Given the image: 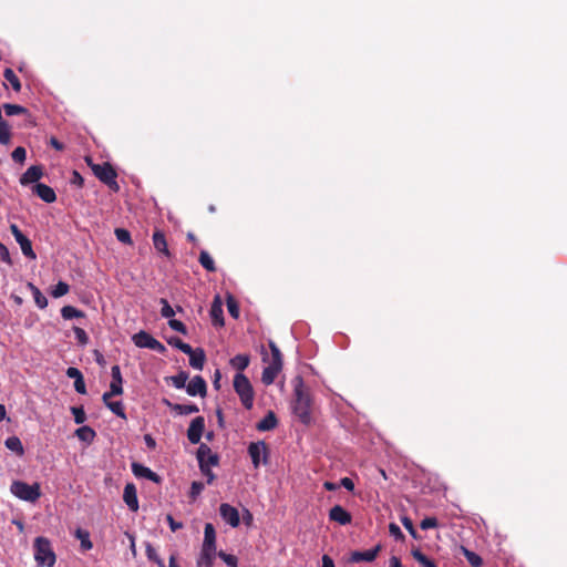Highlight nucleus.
Returning a JSON list of instances; mask_svg holds the SVG:
<instances>
[{
    "mask_svg": "<svg viewBox=\"0 0 567 567\" xmlns=\"http://www.w3.org/2000/svg\"><path fill=\"white\" fill-rule=\"evenodd\" d=\"M293 393L292 411L303 424H309L311 421V398L301 379H297Z\"/></svg>",
    "mask_w": 567,
    "mask_h": 567,
    "instance_id": "f257e3e1",
    "label": "nucleus"
},
{
    "mask_svg": "<svg viewBox=\"0 0 567 567\" xmlns=\"http://www.w3.org/2000/svg\"><path fill=\"white\" fill-rule=\"evenodd\" d=\"M85 161L94 175L111 190L115 193L120 190V185L116 182L117 173L110 163L105 162L103 164H94L90 157H86Z\"/></svg>",
    "mask_w": 567,
    "mask_h": 567,
    "instance_id": "f03ea898",
    "label": "nucleus"
},
{
    "mask_svg": "<svg viewBox=\"0 0 567 567\" xmlns=\"http://www.w3.org/2000/svg\"><path fill=\"white\" fill-rule=\"evenodd\" d=\"M34 559L38 566H54L56 556L47 537L39 536L34 539Z\"/></svg>",
    "mask_w": 567,
    "mask_h": 567,
    "instance_id": "7ed1b4c3",
    "label": "nucleus"
},
{
    "mask_svg": "<svg viewBox=\"0 0 567 567\" xmlns=\"http://www.w3.org/2000/svg\"><path fill=\"white\" fill-rule=\"evenodd\" d=\"M234 390L245 409L250 410L254 405L255 392L249 379L244 373H237L234 377Z\"/></svg>",
    "mask_w": 567,
    "mask_h": 567,
    "instance_id": "20e7f679",
    "label": "nucleus"
},
{
    "mask_svg": "<svg viewBox=\"0 0 567 567\" xmlns=\"http://www.w3.org/2000/svg\"><path fill=\"white\" fill-rule=\"evenodd\" d=\"M10 492L18 498L34 503L41 496V488L39 483L28 484L23 481H13L10 486Z\"/></svg>",
    "mask_w": 567,
    "mask_h": 567,
    "instance_id": "39448f33",
    "label": "nucleus"
},
{
    "mask_svg": "<svg viewBox=\"0 0 567 567\" xmlns=\"http://www.w3.org/2000/svg\"><path fill=\"white\" fill-rule=\"evenodd\" d=\"M10 230L17 243L20 245L22 254L29 259H35L37 255L32 248L31 240L20 230L16 224L10 225Z\"/></svg>",
    "mask_w": 567,
    "mask_h": 567,
    "instance_id": "423d86ee",
    "label": "nucleus"
},
{
    "mask_svg": "<svg viewBox=\"0 0 567 567\" xmlns=\"http://www.w3.org/2000/svg\"><path fill=\"white\" fill-rule=\"evenodd\" d=\"M248 454L251 458L252 465L255 468H258L261 461L260 456H264L262 463L267 464L268 462V446L264 441L252 442L248 446Z\"/></svg>",
    "mask_w": 567,
    "mask_h": 567,
    "instance_id": "0eeeda50",
    "label": "nucleus"
},
{
    "mask_svg": "<svg viewBox=\"0 0 567 567\" xmlns=\"http://www.w3.org/2000/svg\"><path fill=\"white\" fill-rule=\"evenodd\" d=\"M206 454H210V447L202 443L197 449L196 456L200 472L207 477V484H212L215 480V474L210 470L212 465L206 464Z\"/></svg>",
    "mask_w": 567,
    "mask_h": 567,
    "instance_id": "6e6552de",
    "label": "nucleus"
},
{
    "mask_svg": "<svg viewBox=\"0 0 567 567\" xmlns=\"http://www.w3.org/2000/svg\"><path fill=\"white\" fill-rule=\"evenodd\" d=\"M205 430V419L196 416L192 420L187 430V439L192 444H198Z\"/></svg>",
    "mask_w": 567,
    "mask_h": 567,
    "instance_id": "1a4fd4ad",
    "label": "nucleus"
},
{
    "mask_svg": "<svg viewBox=\"0 0 567 567\" xmlns=\"http://www.w3.org/2000/svg\"><path fill=\"white\" fill-rule=\"evenodd\" d=\"M219 514L221 518L229 524L231 527H237L240 524V517L237 508L234 506L223 503L219 506Z\"/></svg>",
    "mask_w": 567,
    "mask_h": 567,
    "instance_id": "9d476101",
    "label": "nucleus"
},
{
    "mask_svg": "<svg viewBox=\"0 0 567 567\" xmlns=\"http://www.w3.org/2000/svg\"><path fill=\"white\" fill-rule=\"evenodd\" d=\"M186 392L192 396H205L207 393V384L204 378L200 375L194 377L186 385Z\"/></svg>",
    "mask_w": 567,
    "mask_h": 567,
    "instance_id": "9b49d317",
    "label": "nucleus"
},
{
    "mask_svg": "<svg viewBox=\"0 0 567 567\" xmlns=\"http://www.w3.org/2000/svg\"><path fill=\"white\" fill-rule=\"evenodd\" d=\"M210 318L214 326L223 327L224 321V310H223V302L219 295L215 296L212 307H210Z\"/></svg>",
    "mask_w": 567,
    "mask_h": 567,
    "instance_id": "f8f14e48",
    "label": "nucleus"
},
{
    "mask_svg": "<svg viewBox=\"0 0 567 567\" xmlns=\"http://www.w3.org/2000/svg\"><path fill=\"white\" fill-rule=\"evenodd\" d=\"M43 176V167L41 165L30 166L20 177L22 186L37 183Z\"/></svg>",
    "mask_w": 567,
    "mask_h": 567,
    "instance_id": "ddd939ff",
    "label": "nucleus"
},
{
    "mask_svg": "<svg viewBox=\"0 0 567 567\" xmlns=\"http://www.w3.org/2000/svg\"><path fill=\"white\" fill-rule=\"evenodd\" d=\"M132 472L135 476L147 478L156 484H159L162 482V477L158 474H156L151 468L140 463L132 464Z\"/></svg>",
    "mask_w": 567,
    "mask_h": 567,
    "instance_id": "4468645a",
    "label": "nucleus"
},
{
    "mask_svg": "<svg viewBox=\"0 0 567 567\" xmlns=\"http://www.w3.org/2000/svg\"><path fill=\"white\" fill-rule=\"evenodd\" d=\"M329 518L340 525H348L352 520V516L341 505H334L329 512Z\"/></svg>",
    "mask_w": 567,
    "mask_h": 567,
    "instance_id": "2eb2a0df",
    "label": "nucleus"
},
{
    "mask_svg": "<svg viewBox=\"0 0 567 567\" xmlns=\"http://www.w3.org/2000/svg\"><path fill=\"white\" fill-rule=\"evenodd\" d=\"M123 499L132 512H136L138 509L137 493L134 484L128 483L125 485Z\"/></svg>",
    "mask_w": 567,
    "mask_h": 567,
    "instance_id": "dca6fc26",
    "label": "nucleus"
},
{
    "mask_svg": "<svg viewBox=\"0 0 567 567\" xmlns=\"http://www.w3.org/2000/svg\"><path fill=\"white\" fill-rule=\"evenodd\" d=\"M33 193L37 194L43 202L51 204L56 200L55 192L52 187L38 183L32 188Z\"/></svg>",
    "mask_w": 567,
    "mask_h": 567,
    "instance_id": "f3484780",
    "label": "nucleus"
},
{
    "mask_svg": "<svg viewBox=\"0 0 567 567\" xmlns=\"http://www.w3.org/2000/svg\"><path fill=\"white\" fill-rule=\"evenodd\" d=\"M381 550V546L377 545L374 548L364 551H353L350 557L351 563H360V561H373L379 551Z\"/></svg>",
    "mask_w": 567,
    "mask_h": 567,
    "instance_id": "a211bd4d",
    "label": "nucleus"
},
{
    "mask_svg": "<svg viewBox=\"0 0 567 567\" xmlns=\"http://www.w3.org/2000/svg\"><path fill=\"white\" fill-rule=\"evenodd\" d=\"M112 381L110 384L111 394L123 393V378L118 365H113L111 369Z\"/></svg>",
    "mask_w": 567,
    "mask_h": 567,
    "instance_id": "6ab92c4d",
    "label": "nucleus"
},
{
    "mask_svg": "<svg viewBox=\"0 0 567 567\" xmlns=\"http://www.w3.org/2000/svg\"><path fill=\"white\" fill-rule=\"evenodd\" d=\"M217 554L216 548L202 547L197 559V567H213L214 559Z\"/></svg>",
    "mask_w": 567,
    "mask_h": 567,
    "instance_id": "aec40b11",
    "label": "nucleus"
},
{
    "mask_svg": "<svg viewBox=\"0 0 567 567\" xmlns=\"http://www.w3.org/2000/svg\"><path fill=\"white\" fill-rule=\"evenodd\" d=\"M153 245L154 248L165 255L166 257H171V251L168 249V245L166 241V237L162 230H155L153 234Z\"/></svg>",
    "mask_w": 567,
    "mask_h": 567,
    "instance_id": "412c9836",
    "label": "nucleus"
},
{
    "mask_svg": "<svg viewBox=\"0 0 567 567\" xmlns=\"http://www.w3.org/2000/svg\"><path fill=\"white\" fill-rule=\"evenodd\" d=\"M164 404H166L172 411H175L176 413L181 415H188L198 412V406L196 404H179V403H172L167 399L163 400Z\"/></svg>",
    "mask_w": 567,
    "mask_h": 567,
    "instance_id": "4be33fe9",
    "label": "nucleus"
},
{
    "mask_svg": "<svg viewBox=\"0 0 567 567\" xmlns=\"http://www.w3.org/2000/svg\"><path fill=\"white\" fill-rule=\"evenodd\" d=\"M189 355V364L192 368L196 370H203L204 363L206 360L205 351L202 348L193 349L190 353H186Z\"/></svg>",
    "mask_w": 567,
    "mask_h": 567,
    "instance_id": "5701e85b",
    "label": "nucleus"
},
{
    "mask_svg": "<svg viewBox=\"0 0 567 567\" xmlns=\"http://www.w3.org/2000/svg\"><path fill=\"white\" fill-rule=\"evenodd\" d=\"M278 425V420L272 411L268 413L257 423L256 429L261 432L271 431Z\"/></svg>",
    "mask_w": 567,
    "mask_h": 567,
    "instance_id": "b1692460",
    "label": "nucleus"
},
{
    "mask_svg": "<svg viewBox=\"0 0 567 567\" xmlns=\"http://www.w3.org/2000/svg\"><path fill=\"white\" fill-rule=\"evenodd\" d=\"M134 344L138 348L152 349L154 341L156 340L152 334L146 331H140L132 338Z\"/></svg>",
    "mask_w": 567,
    "mask_h": 567,
    "instance_id": "393cba45",
    "label": "nucleus"
},
{
    "mask_svg": "<svg viewBox=\"0 0 567 567\" xmlns=\"http://www.w3.org/2000/svg\"><path fill=\"white\" fill-rule=\"evenodd\" d=\"M202 547L216 548V532L213 524L207 523L204 527V542Z\"/></svg>",
    "mask_w": 567,
    "mask_h": 567,
    "instance_id": "a878e982",
    "label": "nucleus"
},
{
    "mask_svg": "<svg viewBox=\"0 0 567 567\" xmlns=\"http://www.w3.org/2000/svg\"><path fill=\"white\" fill-rule=\"evenodd\" d=\"M75 435L80 441L90 444L94 441L96 433L92 427L83 425L75 430Z\"/></svg>",
    "mask_w": 567,
    "mask_h": 567,
    "instance_id": "bb28decb",
    "label": "nucleus"
},
{
    "mask_svg": "<svg viewBox=\"0 0 567 567\" xmlns=\"http://www.w3.org/2000/svg\"><path fill=\"white\" fill-rule=\"evenodd\" d=\"M249 362L250 358L248 354H237L230 359L229 364L237 370L238 373H241L249 365Z\"/></svg>",
    "mask_w": 567,
    "mask_h": 567,
    "instance_id": "cd10ccee",
    "label": "nucleus"
},
{
    "mask_svg": "<svg viewBox=\"0 0 567 567\" xmlns=\"http://www.w3.org/2000/svg\"><path fill=\"white\" fill-rule=\"evenodd\" d=\"M280 371H281L280 368L268 364L266 368H264V371L261 374L262 383L265 385L272 384Z\"/></svg>",
    "mask_w": 567,
    "mask_h": 567,
    "instance_id": "c85d7f7f",
    "label": "nucleus"
},
{
    "mask_svg": "<svg viewBox=\"0 0 567 567\" xmlns=\"http://www.w3.org/2000/svg\"><path fill=\"white\" fill-rule=\"evenodd\" d=\"M28 288L33 295L34 302L40 309H44L48 306L47 297L40 291V289L32 282L28 284Z\"/></svg>",
    "mask_w": 567,
    "mask_h": 567,
    "instance_id": "c756f323",
    "label": "nucleus"
},
{
    "mask_svg": "<svg viewBox=\"0 0 567 567\" xmlns=\"http://www.w3.org/2000/svg\"><path fill=\"white\" fill-rule=\"evenodd\" d=\"M268 344L271 352L269 364L282 369V354L279 348L272 340H270Z\"/></svg>",
    "mask_w": 567,
    "mask_h": 567,
    "instance_id": "7c9ffc66",
    "label": "nucleus"
},
{
    "mask_svg": "<svg viewBox=\"0 0 567 567\" xmlns=\"http://www.w3.org/2000/svg\"><path fill=\"white\" fill-rule=\"evenodd\" d=\"M4 445L8 450L16 452L18 455H23L24 449L18 436H10L6 440Z\"/></svg>",
    "mask_w": 567,
    "mask_h": 567,
    "instance_id": "2f4dec72",
    "label": "nucleus"
},
{
    "mask_svg": "<svg viewBox=\"0 0 567 567\" xmlns=\"http://www.w3.org/2000/svg\"><path fill=\"white\" fill-rule=\"evenodd\" d=\"M199 264L209 272L216 271L215 261L212 256L206 251L202 250L198 258Z\"/></svg>",
    "mask_w": 567,
    "mask_h": 567,
    "instance_id": "473e14b6",
    "label": "nucleus"
},
{
    "mask_svg": "<svg viewBox=\"0 0 567 567\" xmlns=\"http://www.w3.org/2000/svg\"><path fill=\"white\" fill-rule=\"evenodd\" d=\"M75 537L80 539L81 542V548L86 551L90 550L93 547V544L90 539V534L87 530H84L82 528H78L75 530Z\"/></svg>",
    "mask_w": 567,
    "mask_h": 567,
    "instance_id": "72a5a7b5",
    "label": "nucleus"
},
{
    "mask_svg": "<svg viewBox=\"0 0 567 567\" xmlns=\"http://www.w3.org/2000/svg\"><path fill=\"white\" fill-rule=\"evenodd\" d=\"M61 316L65 320H71L74 318H84L85 315L83 311L79 310L78 308H75L73 306H64L61 309Z\"/></svg>",
    "mask_w": 567,
    "mask_h": 567,
    "instance_id": "f704fd0d",
    "label": "nucleus"
},
{
    "mask_svg": "<svg viewBox=\"0 0 567 567\" xmlns=\"http://www.w3.org/2000/svg\"><path fill=\"white\" fill-rule=\"evenodd\" d=\"M3 78L10 83V85L12 86V89L16 92L21 91V82L12 69H10V68L6 69L3 71Z\"/></svg>",
    "mask_w": 567,
    "mask_h": 567,
    "instance_id": "c9c22d12",
    "label": "nucleus"
},
{
    "mask_svg": "<svg viewBox=\"0 0 567 567\" xmlns=\"http://www.w3.org/2000/svg\"><path fill=\"white\" fill-rule=\"evenodd\" d=\"M189 375L186 371H181L176 375H172L167 378L168 381L176 388V389H183L186 386V382L188 380Z\"/></svg>",
    "mask_w": 567,
    "mask_h": 567,
    "instance_id": "e433bc0d",
    "label": "nucleus"
},
{
    "mask_svg": "<svg viewBox=\"0 0 567 567\" xmlns=\"http://www.w3.org/2000/svg\"><path fill=\"white\" fill-rule=\"evenodd\" d=\"M226 303H227V309H228L229 315L234 319H237L239 317L240 310H239V305H238L237 300L235 299V297L233 295H227Z\"/></svg>",
    "mask_w": 567,
    "mask_h": 567,
    "instance_id": "4c0bfd02",
    "label": "nucleus"
},
{
    "mask_svg": "<svg viewBox=\"0 0 567 567\" xmlns=\"http://www.w3.org/2000/svg\"><path fill=\"white\" fill-rule=\"evenodd\" d=\"M3 110L8 116L28 114V110L18 104L6 103L3 104Z\"/></svg>",
    "mask_w": 567,
    "mask_h": 567,
    "instance_id": "58836bf2",
    "label": "nucleus"
},
{
    "mask_svg": "<svg viewBox=\"0 0 567 567\" xmlns=\"http://www.w3.org/2000/svg\"><path fill=\"white\" fill-rule=\"evenodd\" d=\"M168 344L181 350L184 353H190L192 347L188 343H185L178 337H172L167 340Z\"/></svg>",
    "mask_w": 567,
    "mask_h": 567,
    "instance_id": "ea45409f",
    "label": "nucleus"
},
{
    "mask_svg": "<svg viewBox=\"0 0 567 567\" xmlns=\"http://www.w3.org/2000/svg\"><path fill=\"white\" fill-rule=\"evenodd\" d=\"M413 558L422 564L424 567H437L436 564L429 559L420 549L412 550Z\"/></svg>",
    "mask_w": 567,
    "mask_h": 567,
    "instance_id": "a19ab883",
    "label": "nucleus"
},
{
    "mask_svg": "<svg viewBox=\"0 0 567 567\" xmlns=\"http://www.w3.org/2000/svg\"><path fill=\"white\" fill-rule=\"evenodd\" d=\"M463 553L472 567H481L483 565V559L476 553L467 548H463Z\"/></svg>",
    "mask_w": 567,
    "mask_h": 567,
    "instance_id": "79ce46f5",
    "label": "nucleus"
},
{
    "mask_svg": "<svg viewBox=\"0 0 567 567\" xmlns=\"http://www.w3.org/2000/svg\"><path fill=\"white\" fill-rule=\"evenodd\" d=\"M70 290V286L64 281H59L51 291L53 298H60L66 295Z\"/></svg>",
    "mask_w": 567,
    "mask_h": 567,
    "instance_id": "37998d69",
    "label": "nucleus"
},
{
    "mask_svg": "<svg viewBox=\"0 0 567 567\" xmlns=\"http://www.w3.org/2000/svg\"><path fill=\"white\" fill-rule=\"evenodd\" d=\"M107 408L118 417L126 420L125 409L121 401H113L112 403H107Z\"/></svg>",
    "mask_w": 567,
    "mask_h": 567,
    "instance_id": "c03bdc74",
    "label": "nucleus"
},
{
    "mask_svg": "<svg viewBox=\"0 0 567 567\" xmlns=\"http://www.w3.org/2000/svg\"><path fill=\"white\" fill-rule=\"evenodd\" d=\"M145 553L150 560L156 563L159 567H165L163 560L157 555L156 549L151 544L146 545Z\"/></svg>",
    "mask_w": 567,
    "mask_h": 567,
    "instance_id": "a18cd8bd",
    "label": "nucleus"
},
{
    "mask_svg": "<svg viewBox=\"0 0 567 567\" xmlns=\"http://www.w3.org/2000/svg\"><path fill=\"white\" fill-rule=\"evenodd\" d=\"M217 556L228 566L238 567V559L235 555L227 554L223 550L218 551Z\"/></svg>",
    "mask_w": 567,
    "mask_h": 567,
    "instance_id": "49530a36",
    "label": "nucleus"
},
{
    "mask_svg": "<svg viewBox=\"0 0 567 567\" xmlns=\"http://www.w3.org/2000/svg\"><path fill=\"white\" fill-rule=\"evenodd\" d=\"M114 234L116 236V239L120 243H123V244H126V245H131L132 244V238H131V234H130L128 230H126L124 228H116Z\"/></svg>",
    "mask_w": 567,
    "mask_h": 567,
    "instance_id": "de8ad7c7",
    "label": "nucleus"
},
{
    "mask_svg": "<svg viewBox=\"0 0 567 567\" xmlns=\"http://www.w3.org/2000/svg\"><path fill=\"white\" fill-rule=\"evenodd\" d=\"M71 412L74 415V422L76 424H83L86 420V414L83 406H72Z\"/></svg>",
    "mask_w": 567,
    "mask_h": 567,
    "instance_id": "09e8293b",
    "label": "nucleus"
},
{
    "mask_svg": "<svg viewBox=\"0 0 567 567\" xmlns=\"http://www.w3.org/2000/svg\"><path fill=\"white\" fill-rule=\"evenodd\" d=\"M204 488H205L204 483H202L199 481H194L190 485L189 497L192 499H196L200 495V493L203 492Z\"/></svg>",
    "mask_w": 567,
    "mask_h": 567,
    "instance_id": "8fccbe9b",
    "label": "nucleus"
},
{
    "mask_svg": "<svg viewBox=\"0 0 567 567\" xmlns=\"http://www.w3.org/2000/svg\"><path fill=\"white\" fill-rule=\"evenodd\" d=\"M161 303H162V309H161L162 317L172 319L175 315L174 309L171 307L168 301L164 298L161 299Z\"/></svg>",
    "mask_w": 567,
    "mask_h": 567,
    "instance_id": "3c124183",
    "label": "nucleus"
},
{
    "mask_svg": "<svg viewBox=\"0 0 567 567\" xmlns=\"http://www.w3.org/2000/svg\"><path fill=\"white\" fill-rule=\"evenodd\" d=\"M12 159L17 163L23 164L27 158V151L22 146H18L11 154Z\"/></svg>",
    "mask_w": 567,
    "mask_h": 567,
    "instance_id": "603ef678",
    "label": "nucleus"
},
{
    "mask_svg": "<svg viewBox=\"0 0 567 567\" xmlns=\"http://www.w3.org/2000/svg\"><path fill=\"white\" fill-rule=\"evenodd\" d=\"M401 523L413 538H415V539L419 538L417 532L414 528V525H413V522L411 518L404 516L401 518Z\"/></svg>",
    "mask_w": 567,
    "mask_h": 567,
    "instance_id": "864d4df0",
    "label": "nucleus"
},
{
    "mask_svg": "<svg viewBox=\"0 0 567 567\" xmlns=\"http://www.w3.org/2000/svg\"><path fill=\"white\" fill-rule=\"evenodd\" d=\"M168 326H169L173 330H175V331H177V332H179V333H182V334H184V336H186V334H187V328H186V326H185L182 321H179V320H177V319H173V318H172V319H169V320H168Z\"/></svg>",
    "mask_w": 567,
    "mask_h": 567,
    "instance_id": "5fc2aeb1",
    "label": "nucleus"
},
{
    "mask_svg": "<svg viewBox=\"0 0 567 567\" xmlns=\"http://www.w3.org/2000/svg\"><path fill=\"white\" fill-rule=\"evenodd\" d=\"M73 331L75 333V338L78 340V342L81 344V346H85L89 342V336L87 333L85 332L84 329L80 328V327H74L73 328Z\"/></svg>",
    "mask_w": 567,
    "mask_h": 567,
    "instance_id": "6e6d98bb",
    "label": "nucleus"
},
{
    "mask_svg": "<svg viewBox=\"0 0 567 567\" xmlns=\"http://www.w3.org/2000/svg\"><path fill=\"white\" fill-rule=\"evenodd\" d=\"M437 525H439V522L435 517H425L424 519H422L420 527L422 529H430V528L437 527Z\"/></svg>",
    "mask_w": 567,
    "mask_h": 567,
    "instance_id": "4d7b16f0",
    "label": "nucleus"
},
{
    "mask_svg": "<svg viewBox=\"0 0 567 567\" xmlns=\"http://www.w3.org/2000/svg\"><path fill=\"white\" fill-rule=\"evenodd\" d=\"M0 259H1V261L8 264L9 266L12 265V259L10 257V252H9L8 248L2 243H0Z\"/></svg>",
    "mask_w": 567,
    "mask_h": 567,
    "instance_id": "13d9d810",
    "label": "nucleus"
},
{
    "mask_svg": "<svg viewBox=\"0 0 567 567\" xmlns=\"http://www.w3.org/2000/svg\"><path fill=\"white\" fill-rule=\"evenodd\" d=\"M389 532L390 534L395 538V539H399V540H402L404 539V535L402 533V530L400 529V527L394 524V523H391L389 525Z\"/></svg>",
    "mask_w": 567,
    "mask_h": 567,
    "instance_id": "bf43d9fd",
    "label": "nucleus"
},
{
    "mask_svg": "<svg viewBox=\"0 0 567 567\" xmlns=\"http://www.w3.org/2000/svg\"><path fill=\"white\" fill-rule=\"evenodd\" d=\"M166 520H167L172 532H176V530L183 528V523L176 522L171 514H168L166 516Z\"/></svg>",
    "mask_w": 567,
    "mask_h": 567,
    "instance_id": "052dcab7",
    "label": "nucleus"
},
{
    "mask_svg": "<svg viewBox=\"0 0 567 567\" xmlns=\"http://www.w3.org/2000/svg\"><path fill=\"white\" fill-rule=\"evenodd\" d=\"M74 389L80 394H85L86 393V386H85V382H84V378L83 377H81L80 379H76L74 381Z\"/></svg>",
    "mask_w": 567,
    "mask_h": 567,
    "instance_id": "680f3d73",
    "label": "nucleus"
},
{
    "mask_svg": "<svg viewBox=\"0 0 567 567\" xmlns=\"http://www.w3.org/2000/svg\"><path fill=\"white\" fill-rule=\"evenodd\" d=\"M66 375L70 378V379H74V381L76 379H80L81 377H83V374L81 373V371L78 369V368H73V367H70L66 369Z\"/></svg>",
    "mask_w": 567,
    "mask_h": 567,
    "instance_id": "e2e57ef3",
    "label": "nucleus"
},
{
    "mask_svg": "<svg viewBox=\"0 0 567 567\" xmlns=\"http://www.w3.org/2000/svg\"><path fill=\"white\" fill-rule=\"evenodd\" d=\"M219 463V456L210 451V454H206V464L217 466Z\"/></svg>",
    "mask_w": 567,
    "mask_h": 567,
    "instance_id": "0e129e2a",
    "label": "nucleus"
},
{
    "mask_svg": "<svg viewBox=\"0 0 567 567\" xmlns=\"http://www.w3.org/2000/svg\"><path fill=\"white\" fill-rule=\"evenodd\" d=\"M340 485H341L342 487H344L346 489L350 491V492H352V491L354 489V483H353V481H352L351 478H349V477H342V478L340 480Z\"/></svg>",
    "mask_w": 567,
    "mask_h": 567,
    "instance_id": "69168bd1",
    "label": "nucleus"
},
{
    "mask_svg": "<svg viewBox=\"0 0 567 567\" xmlns=\"http://www.w3.org/2000/svg\"><path fill=\"white\" fill-rule=\"evenodd\" d=\"M49 144L56 151H63L64 150V144L61 143L56 137L54 136H51L50 137V141H49Z\"/></svg>",
    "mask_w": 567,
    "mask_h": 567,
    "instance_id": "338daca9",
    "label": "nucleus"
},
{
    "mask_svg": "<svg viewBox=\"0 0 567 567\" xmlns=\"http://www.w3.org/2000/svg\"><path fill=\"white\" fill-rule=\"evenodd\" d=\"M83 182H84V179H83V177L81 176V174H80L79 172L74 171V172H73V177H72L71 183H72V184H74V185H78V186L82 187V186H83Z\"/></svg>",
    "mask_w": 567,
    "mask_h": 567,
    "instance_id": "774afa93",
    "label": "nucleus"
}]
</instances>
